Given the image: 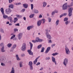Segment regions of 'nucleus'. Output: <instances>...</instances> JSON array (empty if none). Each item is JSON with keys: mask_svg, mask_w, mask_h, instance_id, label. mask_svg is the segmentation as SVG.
Wrapping results in <instances>:
<instances>
[{"mask_svg": "<svg viewBox=\"0 0 73 73\" xmlns=\"http://www.w3.org/2000/svg\"><path fill=\"white\" fill-rule=\"evenodd\" d=\"M68 7H70V6H69V5H68L67 3H66L62 5V9L63 10H66L68 9Z\"/></svg>", "mask_w": 73, "mask_h": 73, "instance_id": "1", "label": "nucleus"}, {"mask_svg": "<svg viewBox=\"0 0 73 73\" xmlns=\"http://www.w3.org/2000/svg\"><path fill=\"white\" fill-rule=\"evenodd\" d=\"M64 66L66 67L68 64V59L67 58H65L63 61V63Z\"/></svg>", "mask_w": 73, "mask_h": 73, "instance_id": "2", "label": "nucleus"}, {"mask_svg": "<svg viewBox=\"0 0 73 73\" xmlns=\"http://www.w3.org/2000/svg\"><path fill=\"white\" fill-rule=\"evenodd\" d=\"M73 10V8L72 7H70L69 9L68 10V16L69 17L72 16V11Z\"/></svg>", "mask_w": 73, "mask_h": 73, "instance_id": "3", "label": "nucleus"}, {"mask_svg": "<svg viewBox=\"0 0 73 73\" xmlns=\"http://www.w3.org/2000/svg\"><path fill=\"white\" fill-rule=\"evenodd\" d=\"M21 49L22 51H25L26 50V43H23V44Z\"/></svg>", "mask_w": 73, "mask_h": 73, "instance_id": "4", "label": "nucleus"}, {"mask_svg": "<svg viewBox=\"0 0 73 73\" xmlns=\"http://www.w3.org/2000/svg\"><path fill=\"white\" fill-rule=\"evenodd\" d=\"M29 65L30 66V70H33V63H32V62L30 61L29 63Z\"/></svg>", "mask_w": 73, "mask_h": 73, "instance_id": "5", "label": "nucleus"}, {"mask_svg": "<svg viewBox=\"0 0 73 73\" xmlns=\"http://www.w3.org/2000/svg\"><path fill=\"white\" fill-rule=\"evenodd\" d=\"M65 50L66 53V54H70V52L69 48L66 46L65 47Z\"/></svg>", "mask_w": 73, "mask_h": 73, "instance_id": "6", "label": "nucleus"}, {"mask_svg": "<svg viewBox=\"0 0 73 73\" xmlns=\"http://www.w3.org/2000/svg\"><path fill=\"white\" fill-rule=\"evenodd\" d=\"M12 12V10L10 8L7 9L5 10V12L7 14H9Z\"/></svg>", "mask_w": 73, "mask_h": 73, "instance_id": "7", "label": "nucleus"}, {"mask_svg": "<svg viewBox=\"0 0 73 73\" xmlns=\"http://www.w3.org/2000/svg\"><path fill=\"white\" fill-rule=\"evenodd\" d=\"M46 35L47 38L48 39L50 40V39L52 38V37H51V36H50V35L48 33H46Z\"/></svg>", "mask_w": 73, "mask_h": 73, "instance_id": "8", "label": "nucleus"}, {"mask_svg": "<svg viewBox=\"0 0 73 73\" xmlns=\"http://www.w3.org/2000/svg\"><path fill=\"white\" fill-rule=\"evenodd\" d=\"M22 36H23V34H22V33H20L19 34L17 35V37L18 39H19V40H20V39L21 38Z\"/></svg>", "mask_w": 73, "mask_h": 73, "instance_id": "9", "label": "nucleus"}, {"mask_svg": "<svg viewBox=\"0 0 73 73\" xmlns=\"http://www.w3.org/2000/svg\"><path fill=\"white\" fill-rule=\"evenodd\" d=\"M52 62L54 63L55 65H57V63H56V59L54 58V57L52 56Z\"/></svg>", "mask_w": 73, "mask_h": 73, "instance_id": "10", "label": "nucleus"}, {"mask_svg": "<svg viewBox=\"0 0 73 73\" xmlns=\"http://www.w3.org/2000/svg\"><path fill=\"white\" fill-rule=\"evenodd\" d=\"M34 27V26L33 25L30 26H28L27 27V30H29V31L30 29H32V28H33Z\"/></svg>", "mask_w": 73, "mask_h": 73, "instance_id": "11", "label": "nucleus"}, {"mask_svg": "<svg viewBox=\"0 0 73 73\" xmlns=\"http://www.w3.org/2000/svg\"><path fill=\"white\" fill-rule=\"evenodd\" d=\"M23 6L25 8H27L28 7V4L27 3H25L23 4Z\"/></svg>", "mask_w": 73, "mask_h": 73, "instance_id": "12", "label": "nucleus"}, {"mask_svg": "<svg viewBox=\"0 0 73 73\" xmlns=\"http://www.w3.org/2000/svg\"><path fill=\"white\" fill-rule=\"evenodd\" d=\"M27 52H28L29 54L33 55V52H32V51H31V49L27 50Z\"/></svg>", "mask_w": 73, "mask_h": 73, "instance_id": "13", "label": "nucleus"}, {"mask_svg": "<svg viewBox=\"0 0 73 73\" xmlns=\"http://www.w3.org/2000/svg\"><path fill=\"white\" fill-rule=\"evenodd\" d=\"M16 44H15L13 45V46L12 48L11 51V52H13V50L15 49V48H16Z\"/></svg>", "mask_w": 73, "mask_h": 73, "instance_id": "14", "label": "nucleus"}, {"mask_svg": "<svg viewBox=\"0 0 73 73\" xmlns=\"http://www.w3.org/2000/svg\"><path fill=\"white\" fill-rule=\"evenodd\" d=\"M50 47H48L47 48L46 51L45 53H48V52H49V50H50Z\"/></svg>", "mask_w": 73, "mask_h": 73, "instance_id": "15", "label": "nucleus"}, {"mask_svg": "<svg viewBox=\"0 0 73 73\" xmlns=\"http://www.w3.org/2000/svg\"><path fill=\"white\" fill-rule=\"evenodd\" d=\"M41 22L40 20H39L37 22V25L39 27L41 25Z\"/></svg>", "mask_w": 73, "mask_h": 73, "instance_id": "16", "label": "nucleus"}, {"mask_svg": "<svg viewBox=\"0 0 73 73\" xmlns=\"http://www.w3.org/2000/svg\"><path fill=\"white\" fill-rule=\"evenodd\" d=\"M42 4L43 5V7H45L46 5V4H47V3L45 2H43L42 3Z\"/></svg>", "mask_w": 73, "mask_h": 73, "instance_id": "17", "label": "nucleus"}, {"mask_svg": "<svg viewBox=\"0 0 73 73\" xmlns=\"http://www.w3.org/2000/svg\"><path fill=\"white\" fill-rule=\"evenodd\" d=\"M14 6H13V4H11L10 5H9V7L10 8H13Z\"/></svg>", "mask_w": 73, "mask_h": 73, "instance_id": "18", "label": "nucleus"}, {"mask_svg": "<svg viewBox=\"0 0 73 73\" xmlns=\"http://www.w3.org/2000/svg\"><path fill=\"white\" fill-rule=\"evenodd\" d=\"M41 22V23H42V24H44L45 22V19H42L41 20H40Z\"/></svg>", "mask_w": 73, "mask_h": 73, "instance_id": "19", "label": "nucleus"}, {"mask_svg": "<svg viewBox=\"0 0 73 73\" xmlns=\"http://www.w3.org/2000/svg\"><path fill=\"white\" fill-rule=\"evenodd\" d=\"M0 11L2 13V14H4V8H1Z\"/></svg>", "mask_w": 73, "mask_h": 73, "instance_id": "20", "label": "nucleus"}, {"mask_svg": "<svg viewBox=\"0 0 73 73\" xmlns=\"http://www.w3.org/2000/svg\"><path fill=\"white\" fill-rule=\"evenodd\" d=\"M33 11L35 13H38V11L37 9L34 10Z\"/></svg>", "mask_w": 73, "mask_h": 73, "instance_id": "21", "label": "nucleus"}, {"mask_svg": "<svg viewBox=\"0 0 73 73\" xmlns=\"http://www.w3.org/2000/svg\"><path fill=\"white\" fill-rule=\"evenodd\" d=\"M16 57L17 60H18V61H19V60H20V59L19 58V55H18L17 54L16 55Z\"/></svg>", "mask_w": 73, "mask_h": 73, "instance_id": "22", "label": "nucleus"}, {"mask_svg": "<svg viewBox=\"0 0 73 73\" xmlns=\"http://www.w3.org/2000/svg\"><path fill=\"white\" fill-rule=\"evenodd\" d=\"M29 44L30 45V49L31 50H32V47H33V44L31 42H29Z\"/></svg>", "mask_w": 73, "mask_h": 73, "instance_id": "23", "label": "nucleus"}, {"mask_svg": "<svg viewBox=\"0 0 73 73\" xmlns=\"http://www.w3.org/2000/svg\"><path fill=\"white\" fill-rule=\"evenodd\" d=\"M10 73H15V70H14V68L12 67L11 69V71Z\"/></svg>", "mask_w": 73, "mask_h": 73, "instance_id": "24", "label": "nucleus"}, {"mask_svg": "<svg viewBox=\"0 0 73 73\" xmlns=\"http://www.w3.org/2000/svg\"><path fill=\"white\" fill-rule=\"evenodd\" d=\"M23 62H19V66L20 68H21V67H23Z\"/></svg>", "mask_w": 73, "mask_h": 73, "instance_id": "25", "label": "nucleus"}, {"mask_svg": "<svg viewBox=\"0 0 73 73\" xmlns=\"http://www.w3.org/2000/svg\"><path fill=\"white\" fill-rule=\"evenodd\" d=\"M2 15H3V17L4 19H5L8 18V16L5 15L4 14H2Z\"/></svg>", "mask_w": 73, "mask_h": 73, "instance_id": "26", "label": "nucleus"}, {"mask_svg": "<svg viewBox=\"0 0 73 73\" xmlns=\"http://www.w3.org/2000/svg\"><path fill=\"white\" fill-rule=\"evenodd\" d=\"M58 23H59V20L58 19L56 20V26H57V25H58L59 24Z\"/></svg>", "mask_w": 73, "mask_h": 73, "instance_id": "27", "label": "nucleus"}, {"mask_svg": "<svg viewBox=\"0 0 73 73\" xmlns=\"http://www.w3.org/2000/svg\"><path fill=\"white\" fill-rule=\"evenodd\" d=\"M5 50H4V47H2V48H1V52H5Z\"/></svg>", "mask_w": 73, "mask_h": 73, "instance_id": "28", "label": "nucleus"}, {"mask_svg": "<svg viewBox=\"0 0 73 73\" xmlns=\"http://www.w3.org/2000/svg\"><path fill=\"white\" fill-rule=\"evenodd\" d=\"M17 20H18V19H17V18H14V23H16V21H17Z\"/></svg>", "mask_w": 73, "mask_h": 73, "instance_id": "29", "label": "nucleus"}, {"mask_svg": "<svg viewBox=\"0 0 73 73\" xmlns=\"http://www.w3.org/2000/svg\"><path fill=\"white\" fill-rule=\"evenodd\" d=\"M35 16V14H33L31 15H30L29 16L30 18H33V17H34V16Z\"/></svg>", "mask_w": 73, "mask_h": 73, "instance_id": "30", "label": "nucleus"}, {"mask_svg": "<svg viewBox=\"0 0 73 73\" xmlns=\"http://www.w3.org/2000/svg\"><path fill=\"white\" fill-rule=\"evenodd\" d=\"M11 46H12V44L9 43L7 44V46L8 48H11Z\"/></svg>", "mask_w": 73, "mask_h": 73, "instance_id": "31", "label": "nucleus"}, {"mask_svg": "<svg viewBox=\"0 0 73 73\" xmlns=\"http://www.w3.org/2000/svg\"><path fill=\"white\" fill-rule=\"evenodd\" d=\"M68 20V18L67 17H66L64 19V21H67Z\"/></svg>", "mask_w": 73, "mask_h": 73, "instance_id": "32", "label": "nucleus"}, {"mask_svg": "<svg viewBox=\"0 0 73 73\" xmlns=\"http://www.w3.org/2000/svg\"><path fill=\"white\" fill-rule=\"evenodd\" d=\"M0 46H2V48L3 47H4V43L3 42H2L0 44Z\"/></svg>", "mask_w": 73, "mask_h": 73, "instance_id": "33", "label": "nucleus"}, {"mask_svg": "<svg viewBox=\"0 0 73 73\" xmlns=\"http://www.w3.org/2000/svg\"><path fill=\"white\" fill-rule=\"evenodd\" d=\"M15 36H16V35H13L10 38L11 40H12V39H13V38H15Z\"/></svg>", "mask_w": 73, "mask_h": 73, "instance_id": "34", "label": "nucleus"}, {"mask_svg": "<svg viewBox=\"0 0 73 73\" xmlns=\"http://www.w3.org/2000/svg\"><path fill=\"white\" fill-rule=\"evenodd\" d=\"M40 40V38L38 37H36V42H38Z\"/></svg>", "mask_w": 73, "mask_h": 73, "instance_id": "35", "label": "nucleus"}, {"mask_svg": "<svg viewBox=\"0 0 73 73\" xmlns=\"http://www.w3.org/2000/svg\"><path fill=\"white\" fill-rule=\"evenodd\" d=\"M44 49H45V48H44V47H42L41 50L40 51L41 52H44Z\"/></svg>", "mask_w": 73, "mask_h": 73, "instance_id": "36", "label": "nucleus"}, {"mask_svg": "<svg viewBox=\"0 0 73 73\" xmlns=\"http://www.w3.org/2000/svg\"><path fill=\"white\" fill-rule=\"evenodd\" d=\"M12 17L10 16L9 17H7V19L8 20H11L12 19Z\"/></svg>", "mask_w": 73, "mask_h": 73, "instance_id": "37", "label": "nucleus"}, {"mask_svg": "<svg viewBox=\"0 0 73 73\" xmlns=\"http://www.w3.org/2000/svg\"><path fill=\"white\" fill-rule=\"evenodd\" d=\"M15 0H9V3H12L13 1H14Z\"/></svg>", "mask_w": 73, "mask_h": 73, "instance_id": "38", "label": "nucleus"}, {"mask_svg": "<svg viewBox=\"0 0 73 73\" xmlns=\"http://www.w3.org/2000/svg\"><path fill=\"white\" fill-rule=\"evenodd\" d=\"M42 46V45L40 44L38 46H37V49H40V48Z\"/></svg>", "mask_w": 73, "mask_h": 73, "instance_id": "39", "label": "nucleus"}, {"mask_svg": "<svg viewBox=\"0 0 73 73\" xmlns=\"http://www.w3.org/2000/svg\"><path fill=\"white\" fill-rule=\"evenodd\" d=\"M58 54V53L56 52L55 53H54L52 54V55L53 56H56V55H57Z\"/></svg>", "mask_w": 73, "mask_h": 73, "instance_id": "40", "label": "nucleus"}, {"mask_svg": "<svg viewBox=\"0 0 73 73\" xmlns=\"http://www.w3.org/2000/svg\"><path fill=\"white\" fill-rule=\"evenodd\" d=\"M36 62H37V60L35 59L33 62L34 64H36Z\"/></svg>", "mask_w": 73, "mask_h": 73, "instance_id": "41", "label": "nucleus"}, {"mask_svg": "<svg viewBox=\"0 0 73 73\" xmlns=\"http://www.w3.org/2000/svg\"><path fill=\"white\" fill-rule=\"evenodd\" d=\"M55 13H56V12H55V11H53L51 13V15H52V16H53V15H55Z\"/></svg>", "mask_w": 73, "mask_h": 73, "instance_id": "42", "label": "nucleus"}, {"mask_svg": "<svg viewBox=\"0 0 73 73\" xmlns=\"http://www.w3.org/2000/svg\"><path fill=\"white\" fill-rule=\"evenodd\" d=\"M31 9L32 10H33V4H31Z\"/></svg>", "mask_w": 73, "mask_h": 73, "instance_id": "43", "label": "nucleus"}, {"mask_svg": "<svg viewBox=\"0 0 73 73\" xmlns=\"http://www.w3.org/2000/svg\"><path fill=\"white\" fill-rule=\"evenodd\" d=\"M1 65L2 66H5V64L3 63H1Z\"/></svg>", "mask_w": 73, "mask_h": 73, "instance_id": "44", "label": "nucleus"}, {"mask_svg": "<svg viewBox=\"0 0 73 73\" xmlns=\"http://www.w3.org/2000/svg\"><path fill=\"white\" fill-rule=\"evenodd\" d=\"M48 22H49V23L51 22V19L50 18L48 17Z\"/></svg>", "mask_w": 73, "mask_h": 73, "instance_id": "45", "label": "nucleus"}, {"mask_svg": "<svg viewBox=\"0 0 73 73\" xmlns=\"http://www.w3.org/2000/svg\"><path fill=\"white\" fill-rule=\"evenodd\" d=\"M69 24V21H66V22H65V24L66 25H68Z\"/></svg>", "mask_w": 73, "mask_h": 73, "instance_id": "46", "label": "nucleus"}, {"mask_svg": "<svg viewBox=\"0 0 73 73\" xmlns=\"http://www.w3.org/2000/svg\"><path fill=\"white\" fill-rule=\"evenodd\" d=\"M50 59V57H46V60H49Z\"/></svg>", "mask_w": 73, "mask_h": 73, "instance_id": "47", "label": "nucleus"}, {"mask_svg": "<svg viewBox=\"0 0 73 73\" xmlns=\"http://www.w3.org/2000/svg\"><path fill=\"white\" fill-rule=\"evenodd\" d=\"M20 4H21V3H15V5H20Z\"/></svg>", "mask_w": 73, "mask_h": 73, "instance_id": "48", "label": "nucleus"}, {"mask_svg": "<svg viewBox=\"0 0 73 73\" xmlns=\"http://www.w3.org/2000/svg\"><path fill=\"white\" fill-rule=\"evenodd\" d=\"M0 30L1 32L2 33H4V30H3V29H1Z\"/></svg>", "mask_w": 73, "mask_h": 73, "instance_id": "49", "label": "nucleus"}, {"mask_svg": "<svg viewBox=\"0 0 73 73\" xmlns=\"http://www.w3.org/2000/svg\"><path fill=\"white\" fill-rule=\"evenodd\" d=\"M32 42H34V43L37 42V41H36V40H32Z\"/></svg>", "mask_w": 73, "mask_h": 73, "instance_id": "50", "label": "nucleus"}, {"mask_svg": "<svg viewBox=\"0 0 73 73\" xmlns=\"http://www.w3.org/2000/svg\"><path fill=\"white\" fill-rule=\"evenodd\" d=\"M14 31L15 32H16V31H18V30L17 29H14Z\"/></svg>", "mask_w": 73, "mask_h": 73, "instance_id": "51", "label": "nucleus"}, {"mask_svg": "<svg viewBox=\"0 0 73 73\" xmlns=\"http://www.w3.org/2000/svg\"><path fill=\"white\" fill-rule=\"evenodd\" d=\"M17 17H19V18H21V17H22V16H20V15H17Z\"/></svg>", "mask_w": 73, "mask_h": 73, "instance_id": "52", "label": "nucleus"}, {"mask_svg": "<svg viewBox=\"0 0 73 73\" xmlns=\"http://www.w3.org/2000/svg\"><path fill=\"white\" fill-rule=\"evenodd\" d=\"M55 45H56V44H53L51 46H52V48H53V47H54V46H55Z\"/></svg>", "mask_w": 73, "mask_h": 73, "instance_id": "53", "label": "nucleus"}, {"mask_svg": "<svg viewBox=\"0 0 73 73\" xmlns=\"http://www.w3.org/2000/svg\"><path fill=\"white\" fill-rule=\"evenodd\" d=\"M42 41H43V40L42 39H39V40L38 42H42Z\"/></svg>", "mask_w": 73, "mask_h": 73, "instance_id": "54", "label": "nucleus"}, {"mask_svg": "<svg viewBox=\"0 0 73 73\" xmlns=\"http://www.w3.org/2000/svg\"><path fill=\"white\" fill-rule=\"evenodd\" d=\"M42 17V15L40 14L39 16V18H41Z\"/></svg>", "mask_w": 73, "mask_h": 73, "instance_id": "55", "label": "nucleus"}, {"mask_svg": "<svg viewBox=\"0 0 73 73\" xmlns=\"http://www.w3.org/2000/svg\"><path fill=\"white\" fill-rule=\"evenodd\" d=\"M63 15V16H66V15H67V13H64L62 14Z\"/></svg>", "mask_w": 73, "mask_h": 73, "instance_id": "56", "label": "nucleus"}, {"mask_svg": "<svg viewBox=\"0 0 73 73\" xmlns=\"http://www.w3.org/2000/svg\"><path fill=\"white\" fill-rule=\"evenodd\" d=\"M15 25L16 26H20L19 23H17V24Z\"/></svg>", "mask_w": 73, "mask_h": 73, "instance_id": "57", "label": "nucleus"}, {"mask_svg": "<svg viewBox=\"0 0 73 73\" xmlns=\"http://www.w3.org/2000/svg\"><path fill=\"white\" fill-rule=\"evenodd\" d=\"M40 62H38L37 64H36V65H40Z\"/></svg>", "mask_w": 73, "mask_h": 73, "instance_id": "58", "label": "nucleus"}, {"mask_svg": "<svg viewBox=\"0 0 73 73\" xmlns=\"http://www.w3.org/2000/svg\"><path fill=\"white\" fill-rule=\"evenodd\" d=\"M25 56L24 54H22L21 55V56L22 57H24Z\"/></svg>", "mask_w": 73, "mask_h": 73, "instance_id": "59", "label": "nucleus"}, {"mask_svg": "<svg viewBox=\"0 0 73 73\" xmlns=\"http://www.w3.org/2000/svg\"><path fill=\"white\" fill-rule=\"evenodd\" d=\"M10 21L11 23H13V20H12V19L10 20Z\"/></svg>", "mask_w": 73, "mask_h": 73, "instance_id": "60", "label": "nucleus"}, {"mask_svg": "<svg viewBox=\"0 0 73 73\" xmlns=\"http://www.w3.org/2000/svg\"><path fill=\"white\" fill-rule=\"evenodd\" d=\"M62 16H64L63 14H62L60 16V18H61V17H62Z\"/></svg>", "mask_w": 73, "mask_h": 73, "instance_id": "61", "label": "nucleus"}, {"mask_svg": "<svg viewBox=\"0 0 73 73\" xmlns=\"http://www.w3.org/2000/svg\"><path fill=\"white\" fill-rule=\"evenodd\" d=\"M45 31H46V33H48V29H46Z\"/></svg>", "mask_w": 73, "mask_h": 73, "instance_id": "62", "label": "nucleus"}, {"mask_svg": "<svg viewBox=\"0 0 73 73\" xmlns=\"http://www.w3.org/2000/svg\"><path fill=\"white\" fill-rule=\"evenodd\" d=\"M48 43H52V40H50L48 42Z\"/></svg>", "mask_w": 73, "mask_h": 73, "instance_id": "63", "label": "nucleus"}, {"mask_svg": "<svg viewBox=\"0 0 73 73\" xmlns=\"http://www.w3.org/2000/svg\"><path fill=\"white\" fill-rule=\"evenodd\" d=\"M14 41H15V40H17V38H14L13 39Z\"/></svg>", "mask_w": 73, "mask_h": 73, "instance_id": "64", "label": "nucleus"}]
</instances>
